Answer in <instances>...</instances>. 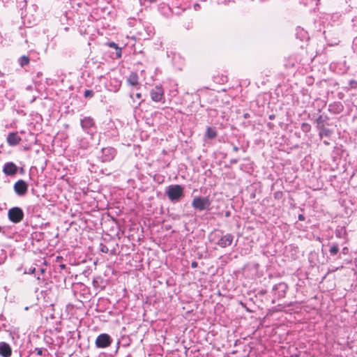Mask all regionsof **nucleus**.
Here are the masks:
<instances>
[{"mask_svg":"<svg viewBox=\"0 0 357 357\" xmlns=\"http://www.w3.org/2000/svg\"><path fill=\"white\" fill-rule=\"evenodd\" d=\"M209 240L211 243L224 248L231 245L234 236L231 234L224 235L222 231L215 230L209 234Z\"/></svg>","mask_w":357,"mask_h":357,"instance_id":"nucleus-1","label":"nucleus"},{"mask_svg":"<svg viewBox=\"0 0 357 357\" xmlns=\"http://www.w3.org/2000/svg\"><path fill=\"white\" fill-rule=\"evenodd\" d=\"M166 193L171 201H178L183 196V188L180 185H169Z\"/></svg>","mask_w":357,"mask_h":357,"instance_id":"nucleus-2","label":"nucleus"},{"mask_svg":"<svg viewBox=\"0 0 357 357\" xmlns=\"http://www.w3.org/2000/svg\"><path fill=\"white\" fill-rule=\"evenodd\" d=\"M211 204V201L208 197H196L192 202V206L195 209L204 211L208 209Z\"/></svg>","mask_w":357,"mask_h":357,"instance_id":"nucleus-3","label":"nucleus"},{"mask_svg":"<svg viewBox=\"0 0 357 357\" xmlns=\"http://www.w3.org/2000/svg\"><path fill=\"white\" fill-rule=\"evenodd\" d=\"M8 219L13 223H19L24 218V212L20 207H13L8 212Z\"/></svg>","mask_w":357,"mask_h":357,"instance_id":"nucleus-4","label":"nucleus"},{"mask_svg":"<svg viewBox=\"0 0 357 357\" xmlns=\"http://www.w3.org/2000/svg\"><path fill=\"white\" fill-rule=\"evenodd\" d=\"M112 337L107 333L99 335L96 340L95 344L98 348H107L112 344Z\"/></svg>","mask_w":357,"mask_h":357,"instance_id":"nucleus-5","label":"nucleus"},{"mask_svg":"<svg viewBox=\"0 0 357 357\" xmlns=\"http://www.w3.org/2000/svg\"><path fill=\"white\" fill-rule=\"evenodd\" d=\"M164 89L161 85H156L150 91L151 98L153 101L158 102L164 99Z\"/></svg>","mask_w":357,"mask_h":357,"instance_id":"nucleus-6","label":"nucleus"},{"mask_svg":"<svg viewBox=\"0 0 357 357\" xmlns=\"http://www.w3.org/2000/svg\"><path fill=\"white\" fill-rule=\"evenodd\" d=\"M14 190L19 196L24 195L28 190V184L24 180H18L14 184Z\"/></svg>","mask_w":357,"mask_h":357,"instance_id":"nucleus-7","label":"nucleus"},{"mask_svg":"<svg viewBox=\"0 0 357 357\" xmlns=\"http://www.w3.org/2000/svg\"><path fill=\"white\" fill-rule=\"evenodd\" d=\"M3 172L6 176H13L17 172V167L13 162H6L3 167Z\"/></svg>","mask_w":357,"mask_h":357,"instance_id":"nucleus-8","label":"nucleus"},{"mask_svg":"<svg viewBox=\"0 0 357 357\" xmlns=\"http://www.w3.org/2000/svg\"><path fill=\"white\" fill-rule=\"evenodd\" d=\"M126 82L128 85L139 89V77L136 72H132L127 77Z\"/></svg>","mask_w":357,"mask_h":357,"instance_id":"nucleus-9","label":"nucleus"},{"mask_svg":"<svg viewBox=\"0 0 357 357\" xmlns=\"http://www.w3.org/2000/svg\"><path fill=\"white\" fill-rule=\"evenodd\" d=\"M7 143L10 146H16L21 142V137L18 135L17 132H10L6 138Z\"/></svg>","mask_w":357,"mask_h":357,"instance_id":"nucleus-10","label":"nucleus"},{"mask_svg":"<svg viewBox=\"0 0 357 357\" xmlns=\"http://www.w3.org/2000/svg\"><path fill=\"white\" fill-rule=\"evenodd\" d=\"M0 355L3 357H10L12 349L10 345L4 342H0Z\"/></svg>","mask_w":357,"mask_h":357,"instance_id":"nucleus-11","label":"nucleus"},{"mask_svg":"<svg viewBox=\"0 0 357 357\" xmlns=\"http://www.w3.org/2000/svg\"><path fill=\"white\" fill-rule=\"evenodd\" d=\"M81 125L83 128H90L94 125L93 119L91 117H86L81 121Z\"/></svg>","mask_w":357,"mask_h":357,"instance_id":"nucleus-12","label":"nucleus"},{"mask_svg":"<svg viewBox=\"0 0 357 357\" xmlns=\"http://www.w3.org/2000/svg\"><path fill=\"white\" fill-rule=\"evenodd\" d=\"M30 62V58L28 56H22L18 59V63L21 67H24L25 66H27L29 64Z\"/></svg>","mask_w":357,"mask_h":357,"instance_id":"nucleus-13","label":"nucleus"},{"mask_svg":"<svg viewBox=\"0 0 357 357\" xmlns=\"http://www.w3.org/2000/svg\"><path fill=\"white\" fill-rule=\"evenodd\" d=\"M206 136L208 139H214L217 136V132L211 127H208L206 131Z\"/></svg>","mask_w":357,"mask_h":357,"instance_id":"nucleus-14","label":"nucleus"},{"mask_svg":"<svg viewBox=\"0 0 357 357\" xmlns=\"http://www.w3.org/2000/svg\"><path fill=\"white\" fill-rule=\"evenodd\" d=\"M332 133L331 130L325 128L324 126L321 128V131L319 132V135L321 137H323L324 136L328 137Z\"/></svg>","mask_w":357,"mask_h":357,"instance_id":"nucleus-15","label":"nucleus"},{"mask_svg":"<svg viewBox=\"0 0 357 357\" xmlns=\"http://www.w3.org/2000/svg\"><path fill=\"white\" fill-rule=\"evenodd\" d=\"M339 251V248H338V246L337 245H333V246H331V248H330V253L333 255H336Z\"/></svg>","mask_w":357,"mask_h":357,"instance_id":"nucleus-16","label":"nucleus"},{"mask_svg":"<svg viewBox=\"0 0 357 357\" xmlns=\"http://www.w3.org/2000/svg\"><path fill=\"white\" fill-rule=\"evenodd\" d=\"M93 96V92L91 90H86L84 91V97L85 98H91Z\"/></svg>","mask_w":357,"mask_h":357,"instance_id":"nucleus-17","label":"nucleus"},{"mask_svg":"<svg viewBox=\"0 0 357 357\" xmlns=\"http://www.w3.org/2000/svg\"><path fill=\"white\" fill-rule=\"evenodd\" d=\"M349 86L351 87V88H357V81H355V80H351L349 82Z\"/></svg>","mask_w":357,"mask_h":357,"instance_id":"nucleus-18","label":"nucleus"},{"mask_svg":"<svg viewBox=\"0 0 357 357\" xmlns=\"http://www.w3.org/2000/svg\"><path fill=\"white\" fill-rule=\"evenodd\" d=\"M121 54H122L121 48L119 47L116 50V57L119 58V59L121 58Z\"/></svg>","mask_w":357,"mask_h":357,"instance_id":"nucleus-19","label":"nucleus"},{"mask_svg":"<svg viewBox=\"0 0 357 357\" xmlns=\"http://www.w3.org/2000/svg\"><path fill=\"white\" fill-rule=\"evenodd\" d=\"M100 250H101V252H102L104 253H107L109 251V249L106 245H102Z\"/></svg>","mask_w":357,"mask_h":357,"instance_id":"nucleus-20","label":"nucleus"},{"mask_svg":"<svg viewBox=\"0 0 357 357\" xmlns=\"http://www.w3.org/2000/svg\"><path fill=\"white\" fill-rule=\"evenodd\" d=\"M109 47H112V48H114L116 50H117L119 48L118 45L116 43H114V42H112V43H109L108 44Z\"/></svg>","mask_w":357,"mask_h":357,"instance_id":"nucleus-21","label":"nucleus"},{"mask_svg":"<svg viewBox=\"0 0 357 357\" xmlns=\"http://www.w3.org/2000/svg\"><path fill=\"white\" fill-rule=\"evenodd\" d=\"M36 351L38 356H41L43 354V349L41 348H36Z\"/></svg>","mask_w":357,"mask_h":357,"instance_id":"nucleus-22","label":"nucleus"},{"mask_svg":"<svg viewBox=\"0 0 357 357\" xmlns=\"http://www.w3.org/2000/svg\"><path fill=\"white\" fill-rule=\"evenodd\" d=\"M142 96V93H137L135 94V98H136L137 99H138V100H141Z\"/></svg>","mask_w":357,"mask_h":357,"instance_id":"nucleus-23","label":"nucleus"},{"mask_svg":"<svg viewBox=\"0 0 357 357\" xmlns=\"http://www.w3.org/2000/svg\"><path fill=\"white\" fill-rule=\"evenodd\" d=\"M298 218V220H301V221H304L305 220V217L302 214H299Z\"/></svg>","mask_w":357,"mask_h":357,"instance_id":"nucleus-24","label":"nucleus"},{"mask_svg":"<svg viewBox=\"0 0 357 357\" xmlns=\"http://www.w3.org/2000/svg\"><path fill=\"white\" fill-rule=\"evenodd\" d=\"M197 265H198V264H197V261H192V264H191V266H192V268H196V267H197Z\"/></svg>","mask_w":357,"mask_h":357,"instance_id":"nucleus-25","label":"nucleus"},{"mask_svg":"<svg viewBox=\"0 0 357 357\" xmlns=\"http://www.w3.org/2000/svg\"><path fill=\"white\" fill-rule=\"evenodd\" d=\"M60 267H61V269H65L66 268V265L65 264H61Z\"/></svg>","mask_w":357,"mask_h":357,"instance_id":"nucleus-26","label":"nucleus"},{"mask_svg":"<svg viewBox=\"0 0 357 357\" xmlns=\"http://www.w3.org/2000/svg\"><path fill=\"white\" fill-rule=\"evenodd\" d=\"M36 271V268H33L32 269L30 270L31 273H34Z\"/></svg>","mask_w":357,"mask_h":357,"instance_id":"nucleus-27","label":"nucleus"},{"mask_svg":"<svg viewBox=\"0 0 357 357\" xmlns=\"http://www.w3.org/2000/svg\"><path fill=\"white\" fill-rule=\"evenodd\" d=\"M45 268H41V269H40V272H41V273H45Z\"/></svg>","mask_w":357,"mask_h":357,"instance_id":"nucleus-28","label":"nucleus"},{"mask_svg":"<svg viewBox=\"0 0 357 357\" xmlns=\"http://www.w3.org/2000/svg\"><path fill=\"white\" fill-rule=\"evenodd\" d=\"M269 119H274V116H273V115H271V116H269Z\"/></svg>","mask_w":357,"mask_h":357,"instance_id":"nucleus-29","label":"nucleus"},{"mask_svg":"<svg viewBox=\"0 0 357 357\" xmlns=\"http://www.w3.org/2000/svg\"><path fill=\"white\" fill-rule=\"evenodd\" d=\"M1 231V227H0V231Z\"/></svg>","mask_w":357,"mask_h":357,"instance_id":"nucleus-30","label":"nucleus"}]
</instances>
